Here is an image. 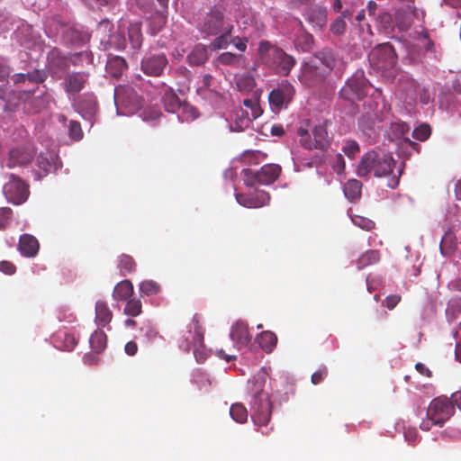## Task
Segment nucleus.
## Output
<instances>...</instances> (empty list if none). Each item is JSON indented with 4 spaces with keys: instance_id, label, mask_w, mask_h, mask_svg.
I'll return each mask as SVG.
<instances>
[{
    "instance_id": "obj_1",
    "label": "nucleus",
    "mask_w": 461,
    "mask_h": 461,
    "mask_svg": "<svg viewBox=\"0 0 461 461\" xmlns=\"http://www.w3.org/2000/svg\"><path fill=\"white\" fill-rule=\"evenodd\" d=\"M266 374L258 372L248 382V393L251 396V419L257 426L268 424L272 415V402L269 393L265 390Z\"/></svg>"
},
{
    "instance_id": "obj_2",
    "label": "nucleus",
    "mask_w": 461,
    "mask_h": 461,
    "mask_svg": "<svg viewBox=\"0 0 461 461\" xmlns=\"http://www.w3.org/2000/svg\"><path fill=\"white\" fill-rule=\"evenodd\" d=\"M393 164L394 160L390 154L372 149L361 158L357 167V175L367 177L373 173L375 177H382L393 172Z\"/></svg>"
},
{
    "instance_id": "obj_3",
    "label": "nucleus",
    "mask_w": 461,
    "mask_h": 461,
    "mask_svg": "<svg viewBox=\"0 0 461 461\" xmlns=\"http://www.w3.org/2000/svg\"><path fill=\"white\" fill-rule=\"evenodd\" d=\"M261 60L273 68L276 74L286 77L296 64L295 59L268 41H262L258 46Z\"/></svg>"
},
{
    "instance_id": "obj_4",
    "label": "nucleus",
    "mask_w": 461,
    "mask_h": 461,
    "mask_svg": "<svg viewBox=\"0 0 461 461\" xmlns=\"http://www.w3.org/2000/svg\"><path fill=\"white\" fill-rule=\"evenodd\" d=\"M297 135L302 147L306 149L324 150L330 146L326 125H316L310 132V120L303 121L297 128Z\"/></svg>"
},
{
    "instance_id": "obj_5",
    "label": "nucleus",
    "mask_w": 461,
    "mask_h": 461,
    "mask_svg": "<svg viewBox=\"0 0 461 461\" xmlns=\"http://www.w3.org/2000/svg\"><path fill=\"white\" fill-rule=\"evenodd\" d=\"M455 412L453 402L447 397L433 399L427 410V419L422 420L420 428L428 431L432 425L441 427Z\"/></svg>"
},
{
    "instance_id": "obj_6",
    "label": "nucleus",
    "mask_w": 461,
    "mask_h": 461,
    "mask_svg": "<svg viewBox=\"0 0 461 461\" xmlns=\"http://www.w3.org/2000/svg\"><path fill=\"white\" fill-rule=\"evenodd\" d=\"M204 329L201 323V317L195 313L187 326V330L183 334V341L180 348L185 351H189L194 347V355L199 362H203L204 357L198 356L199 348L203 347Z\"/></svg>"
},
{
    "instance_id": "obj_7",
    "label": "nucleus",
    "mask_w": 461,
    "mask_h": 461,
    "mask_svg": "<svg viewBox=\"0 0 461 461\" xmlns=\"http://www.w3.org/2000/svg\"><path fill=\"white\" fill-rule=\"evenodd\" d=\"M282 168L277 164H266L260 170L253 171L250 168L242 170L244 183L249 187H254L257 184L270 185L280 176Z\"/></svg>"
},
{
    "instance_id": "obj_8",
    "label": "nucleus",
    "mask_w": 461,
    "mask_h": 461,
    "mask_svg": "<svg viewBox=\"0 0 461 461\" xmlns=\"http://www.w3.org/2000/svg\"><path fill=\"white\" fill-rule=\"evenodd\" d=\"M372 66L380 70L393 68L397 62V55L393 47L386 42L374 48L368 56Z\"/></svg>"
},
{
    "instance_id": "obj_9",
    "label": "nucleus",
    "mask_w": 461,
    "mask_h": 461,
    "mask_svg": "<svg viewBox=\"0 0 461 461\" xmlns=\"http://www.w3.org/2000/svg\"><path fill=\"white\" fill-rule=\"evenodd\" d=\"M367 88L363 73H356L347 80L339 91V95L344 100L353 103L365 97L367 94Z\"/></svg>"
},
{
    "instance_id": "obj_10",
    "label": "nucleus",
    "mask_w": 461,
    "mask_h": 461,
    "mask_svg": "<svg viewBox=\"0 0 461 461\" xmlns=\"http://www.w3.org/2000/svg\"><path fill=\"white\" fill-rule=\"evenodd\" d=\"M46 59L47 71L53 78H62L63 74L70 68V58L58 48L51 49Z\"/></svg>"
},
{
    "instance_id": "obj_11",
    "label": "nucleus",
    "mask_w": 461,
    "mask_h": 461,
    "mask_svg": "<svg viewBox=\"0 0 461 461\" xmlns=\"http://www.w3.org/2000/svg\"><path fill=\"white\" fill-rule=\"evenodd\" d=\"M35 153V149L30 146L13 148L3 160V167L5 166L10 169L26 167L32 163Z\"/></svg>"
},
{
    "instance_id": "obj_12",
    "label": "nucleus",
    "mask_w": 461,
    "mask_h": 461,
    "mask_svg": "<svg viewBox=\"0 0 461 461\" xmlns=\"http://www.w3.org/2000/svg\"><path fill=\"white\" fill-rule=\"evenodd\" d=\"M295 90L288 80H282L277 87L273 89L268 95V101L274 112H279L286 106L294 95Z\"/></svg>"
},
{
    "instance_id": "obj_13",
    "label": "nucleus",
    "mask_w": 461,
    "mask_h": 461,
    "mask_svg": "<svg viewBox=\"0 0 461 461\" xmlns=\"http://www.w3.org/2000/svg\"><path fill=\"white\" fill-rule=\"evenodd\" d=\"M3 192L7 202H26L30 194L29 185L14 174L10 175Z\"/></svg>"
},
{
    "instance_id": "obj_14",
    "label": "nucleus",
    "mask_w": 461,
    "mask_h": 461,
    "mask_svg": "<svg viewBox=\"0 0 461 461\" xmlns=\"http://www.w3.org/2000/svg\"><path fill=\"white\" fill-rule=\"evenodd\" d=\"M161 101L165 110L168 113H179L180 110H183L184 112L185 110H190L191 117L196 118L198 116L197 110L185 102H182L172 87L167 86L163 87Z\"/></svg>"
},
{
    "instance_id": "obj_15",
    "label": "nucleus",
    "mask_w": 461,
    "mask_h": 461,
    "mask_svg": "<svg viewBox=\"0 0 461 461\" xmlns=\"http://www.w3.org/2000/svg\"><path fill=\"white\" fill-rule=\"evenodd\" d=\"M61 86L68 95L79 94L86 86L89 79V73L86 71H72L62 76Z\"/></svg>"
},
{
    "instance_id": "obj_16",
    "label": "nucleus",
    "mask_w": 461,
    "mask_h": 461,
    "mask_svg": "<svg viewBox=\"0 0 461 461\" xmlns=\"http://www.w3.org/2000/svg\"><path fill=\"white\" fill-rule=\"evenodd\" d=\"M227 24L224 22L223 12L220 9H212L204 16L199 25V30L207 35H218L226 29Z\"/></svg>"
},
{
    "instance_id": "obj_17",
    "label": "nucleus",
    "mask_w": 461,
    "mask_h": 461,
    "mask_svg": "<svg viewBox=\"0 0 461 461\" xmlns=\"http://www.w3.org/2000/svg\"><path fill=\"white\" fill-rule=\"evenodd\" d=\"M114 99L116 103L123 104L131 110H137L141 107V98L136 94L131 86H119L114 90Z\"/></svg>"
},
{
    "instance_id": "obj_18",
    "label": "nucleus",
    "mask_w": 461,
    "mask_h": 461,
    "mask_svg": "<svg viewBox=\"0 0 461 461\" xmlns=\"http://www.w3.org/2000/svg\"><path fill=\"white\" fill-rule=\"evenodd\" d=\"M61 41L66 45L82 46L89 40L88 34L75 25L60 24Z\"/></svg>"
},
{
    "instance_id": "obj_19",
    "label": "nucleus",
    "mask_w": 461,
    "mask_h": 461,
    "mask_svg": "<svg viewBox=\"0 0 461 461\" xmlns=\"http://www.w3.org/2000/svg\"><path fill=\"white\" fill-rule=\"evenodd\" d=\"M168 61L165 54H152L141 60V70L148 76L158 77L162 74Z\"/></svg>"
},
{
    "instance_id": "obj_20",
    "label": "nucleus",
    "mask_w": 461,
    "mask_h": 461,
    "mask_svg": "<svg viewBox=\"0 0 461 461\" xmlns=\"http://www.w3.org/2000/svg\"><path fill=\"white\" fill-rule=\"evenodd\" d=\"M230 339L240 348L247 346L251 340L249 326L242 321H237L230 330Z\"/></svg>"
},
{
    "instance_id": "obj_21",
    "label": "nucleus",
    "mask_w": 461,
    "mask_h": 461,
    "mask_svg": "<svg viewBox=\"0 0 461 461\" xmlns=\"http://www.w3.org/2000/svg\"><path fill=\"white\" fill-rule=\"evenodd\" d=\"M315 58L318 59L322 65H324L330 70L334 69L339 63L341 64V68H338L339 73H342L344 69V64L341 59L329 48H324L315 54Z\"/></svg>"
},
{
    "instance_id": "obj_22",
    "label": "nucleus",
    "mask_w": 461,
    "mask_h": 461,
    "mask_svg": "<svg viewBox=\"0 0 461 461\" xmlns=\"http://www.w3.org/2000/svg\"><path fill=\"white\" fill-rule=\"evenodd\" d=\"M19 249L26 257H34L39 251V242L35 237L23 234L20 237Z\"/></svg>"
},
{
    "instance_id": "obj_23",
    "label": "nucleus",
    "mask_w": 461,
    "mask_h": 461,
    "mask_svg": "<svg viewBox=\"0 0 461 461\" xmlns=\"http://www.w3.org/2000/svg\"><path fill=\"white\" fill-rule=\"evenodd\" d=\"M209 59L207 47L203 44H197L187 55L186 60L190 66H202Z\"/></svg>"
},
{
    "instance_id": "obj_24",
    "label": "nucleus",
    "mask_w": 461,
    "mask_h": 461,
    "mask_svg": "<svg viewBox=\"0 0 461 461\" xmlns=\"http://www.w3.org/2000/svg\"><path fill=\"white\" fill-rule=\"evenodd\" d=\"M128 64L126 60L120 56L110 58L106 64V71L113 77H120L127 70Z\"/></svg>"
},
{
    "instance_id": "obj_25",
    "label": "nucleus",
    "mask_w": 461,
    "mask_h": 461,
    "mask_svg": "<svg viewBox=\"0 0 461 461\" xmlns=\"http://www.w3.org/2000/svg\"><path fill=\"white\" fill-rule=\"evenodd\" d=\"M47 78V74L43 70L34 69L28 73H18L14 75L13 80L14 84L24 83L29 81L32 83L41 84L43 83Z\"/></svg>"
},
{
    "instance_id": "obj_26",
    "label": "nucleus",
    "mask_w": 461,
    "mask_h": 461,
    "mask_svg": "<svg viewBox=\"0 0 461 461\" xmlns=\"http://www.w3.org/2000/svg\"><path fill=\"white\" fill-rule=\"evenodd\" d=\"M366 104L370 109V111L366 112L369 120L372 122L376 121L381 122L384 117V113L387 112L384 103L376 99H370L367 101Z\"/></svg>"
},
{
    "instance_id": "obj_27",
    "label": "nucleus",
    "mask_w": 461,
    "mask_h": 461,
    "mask_svg": "<svg viewBox=\"0 0 461 461\" xmlns=\"http://www.w3.org/2000/svg\"><path fill=\"white\" fill-rule=\"evenodd\" d=\"M113 312L104 301H97L95 303V322L98 326L104 327L110 323Z\"/></svg>"
},
{
    "instance_id": "obj_28",
    "label": "nucleus",
    "mask_w": 461,
    "mask_h": 461,
    "mask_svg": "<svg viewBox=\"0 0 461 461\" xmlns=\"http://www.w3.org/2000/svg\"><path fill=\"white\" fill-rule=\"evenodd\" d=\"M133 294V285L130 280L119 282L113 292V297L116 301H126Z\"/></svg>"
},
{
    "instance_id": "obj_29",
    "label": "nucleus",
    "mask_w": 461,
    "mask_h": 461,
    "mask_svg": "<svg viewBox=\"0 0 461 461\" xmlns=\"http://www.w3.org/2000/svg\"><path fill=\"white\" fill-rule=\"evenodd\" d=\"M257 340L266 353H271L276 347L277 337L274 332L266 330L260 333Z\"/></svg>"
},
{
    "instance_id": "obj_30",
    "label": "nucleus",
    "mask_w": 461,
    "mask_h": 461,
    "mask_svg": "<svg viewBox=\"0 0 461 461\" xmlns=\"http://www.w3.org/2000/svg\"><path fill=\"white\" fill-rule=\"evenodd\" d=\"M128 37L133 50H140L142 45L143 36L141 33V23H131L128 28Z\"/></svg>"
},
{
    "instance_id": "obj_31",
    "label": "nucleus",
    "mask_w": 461,
    "mask_h": 461,
    "mask_svg": "<svg viewBox=\"0 0 461 461\" xmlns=\"http://www.w3.org/2000/svg\"><path fill=\"white\" fill-rule=\"evenodd\" d=\"M253 120L255 119L251 117L247 110L240 108L236 113V119L234 123L230 125V129L232 131H241L248 128Z\"/></svg>"
},
{
    "instance_id": "obj_32",
    "label": "nucleus",
    "mask_w": 461,
    "mask_h": 461,
    "mask_svg": "<svg viewBox=\"0 0 461 461\" xmlns=\"http://www.w3.org/2000/svg\"><path fill=\"white\" fill-rule=\"evenodd\" d=\"M362 183L357 179H349L343 186V192L347 199L357 200L361 197Z\"/></svg>"
},
{
    "instance_id": "obj_33",
    "label": "nucleus",
    "mask_w": 461,
    "mask_h": 461,
    "mask_svg": "<svg viewBox=\"0 0 461 461\" xmlns=\"http://www.w3.org/2000/svg\"><path fill=\"white\" fill-rule=\"evenodd\" d=\"M233 29L231 24H227L226 29L222 30L220 32L219 36L216 37L211 43V48L212 50H221L226 49L230 43V33Z\"/></svg>"
},
{
    "instance_id": "obj_34",
    "label": "nucleus",
    "mask_w": 461,
    "mask_h": 461,
    "mask_svg": "<svg viewBox=\"0 0 461 461\" xmlns=\"http://www.w3.org/2000/svg\"><path fill=\"white\" fill-rule=\"evenodd\" d=\"M37 165L40 169L49 173L52 168H57L56 157L49 152H41L37 158Z\"/></svg>"
},
{
    "instance_id": "obj_35",
    "label": "nucleus",
    "mask_w": 461,
    "mask_h": 461,
    "mask_svg": "<svg viewBox=\"0 0 461 461\" xmlns=\"http://www.w3.org/2000/svg\"><path fill=\"white\" fill-rule=\"evenodd\" d=\"M89 343L90 347L95 352L100 353L104 351L107 345V338L105 333L102 330H95L92 333L89 339Z\"/></svg>"
},
{
    "instance_id": "obj_36",
    "label": "nucleus",
    "mask_w": 461,
    "mask_h": 461,
    "mask_svg": "<svg viewBox=\"0 0 461 461\" xmlns=\"http://www.w3.org/2000/svg\"><path fill=\"white\" fill-rule=\"evenodd\" d=\"M235 84L239 91L243 93L251 92L256 86V81L253 76L242 74L236 77Z\"/></svg>"
},
{
    "instance_id": "obj_37",
    "label": "nucleus",
    "mask_w": 461,
    "mask_h": 461,
    "mask_svg": "<svg viewBox=\"0 0 461 461\" xmlns=\"http://www.w3.org/2000/svg\"><path fill=\"white\" fill-rule=\"evenodd\" d=\"M380 260V254L377 250H367L357 260V267L362 269Z\"/></svg>"
},
{
    "instance_id": "obj_38",
    "label": "nucleus",
    "mask_w": 461,
    "mask_h": 461,
    "mask_svg": "<svg viewBox=\"0 0 461 461\" xmlns=\"http://www.w3.org/2000/svg\"><path fill=\"white\" fill-rule=\"evenodd\" d=\"M142 312V303L140 299L130 298L126 300V305L123 313L131 317H137Z\"/></svg>"
},
{
    "instance_id": "obj_39",
    "label": "nucleus",
    "mask_w": 461,
    "mask_h": 461,
    "mask_svg": "<svg viewBox=\"0 0 461 461\" xmlns=\"http://www.w3.org/2000/svg\"><path fill=\"white\" fill-rule=\"evenodd\" d=\"M230 414L231 418L239 423H244L245 421H247L248 411L247 408L242 403H233L230 406Z\"/></svg>"
},
{
    "instance_id": "obj_40",
    "label": "nucleus",
    "mask_w": 461,
    "mask_h": 461,
    "mask_svg": "<svg viewBox=\"0 0 461 461\" xmlns=\"http://www.w3.org/2000/svg\"><path fill=\"white\" fill-rule=\"evenodd\" d=\"M136 264L131 256L122 254L119 258L118 267L122 276H125L134 271Z\"/></svg>"
},
{
    "instance_id": "obj_41",
    "label": "nucleus",
    "mask_w": 461,
    "mask_h": 461,
    "mask_svg": "<svg viewBox=\"0 0 461 461\" xmlns=\"http://www.w3.org/2000/svg\"><path fill=\"white\" fill-rule=\"evenodd\" d=\"M303 77L311 80V85L313 86L317 83L321 82L325 78V75L319 72V68L312 66L307 65L303 71Z\"/></svg>"
},
{
    "instance_id": "obj_42",
    "label": "nucleus",
    "mask_w": 461,
    "mask_h": 461,
    "mask_svg": "<svg viewBox=\"0 0 461 461\" xmlns=\"http://www.w3.org/2000/svg\"><path fill=\"white\" fill-rule=\"evenodd\" d=\"M243 105L250 110L249 114L252 118L257 119L258 118L263 111L259 105V100L258 97L255 96L253 98H247L243 100Z\"/></svg>"
},
{
    "instance_id": "obj_43",
    "label": "nucleus",
    "mask_w": 461,
    "mask_h": 461,
    "mask_svg": "<svg viewBox=\"0 0 461 461\" xmlns=\"http://www.w3.org/2000/svg\"><path fill=\"white\" fill-rule=\"evenodd\" d=\"M241 57V55L232 52H223L218 57L217 60L220 64L224 66L237 67L240 65Z\"/></svg>"
},
{
    "instance_id": "obj_44",
    "label": "nucleus",
    "mask_w": 461,
    "mask_h": 461,
    "mask_svg": "<svg viewBox=\"0 0 461 461\" xmlns=\"http://www.w3.org/2000/svg\"><path fill=\"white\" fill-rule=\"evenodd\" d=\"M140 290L142 294L149 296L158 294L161 288L160 285L153 280H144L140 285Z\"/></svg>"
},
{
    "instance_id": "obj_45",
    "label": "nucleus",
    "mask_w": 461,
    "mask_h": 461,
    "mask_svg": "<svg viewBox=\"0 0 461 461\" xmlns=\"http://www.w3.org/2000/svg\"><path fill=\"white\" fill-rule=\"evenodd\" d=\"M107 43L110 47L122 50L126 47V39L123 33L115 32L110 36Z\"/></svg>"
},
{
    "instance_id": "obj_46",
    "label": "nucleus",
    "mask_w": 461,
    "mask_h": 461,
    "mask_svg": "<svg viewBox=\"0 0 461 461\" xmlns=\"http://www.w3.org/2000/svg\"><path fill=\"white\" fill-rule=\"evenodd\" d=\"M266 155L258 150H247L242 154V160L249 165H257Z\"/></svg>"
},
{
    "instance_id": "obj_47",
    "label": "nucleus",
    "mask_w": 461,
    "mask_h": 461,
    "mask_svg": "<svg viewBox=\"0 0 461 461\" xmlns=\"http://www.w3.org/2000/svg\"><path fill=\"white\" fill-rule=\"evenodd\" d=\"M431 134V128L429 124L423 123L415 128L412 131V137L418 140L425 141Z\"/></svg>"
},
{
    "instance_id": "obj_48",
    "label": "nucleus",
    "mask_w": 461,
    "mask_h": 461,
    "mask_svg": "<svg viewBox=\"0 0 461 461\" xmlns=\"http://www.w3.org/2000/svg\"><path fill=\"white\" fill-rule=\"evenodd\" d=\"M342 150L347 157L353 159L360 151L359 144L356 140H347Z\"/></svg>"
},
{
    "instance_id": "obj_49",
    "label": "nucleus",
    "mask_w": 461,
    "mask_h": 461,
    "mask_svg": "<svg viewBox=\"0 0 461 461\" xmlns=\"http://www.w3.org/2000/svg\"><path fill=\"white\" fill-rule=\"evenodd\" d=\"M69 137L74 140H80L83 138V131L81 125L77 121H70L68 125Z\"/></svg>"
},
{
    "instance_id": "obj_50",
    "label": "nucleus",
    "mask_w": 461,
    "mask_h": 461,
    "mask_svg": "<svg viewBox=\"0 0 461 461\" xmlns=\"http://www.w3.org/2000/svg\"><path fill=\"white\" fill-rule=\"evenodd\" d=\"M347 29V23L346 21L336 18L330 26V31L331 33L335 36H340L342 35Z\"/></svg>"
},
{
    "instance_id": "obj_51",
    "label": "nucleus",
    "mask_w": 461,
    "mask_h": 461,
    "mask_svg": "<svg viewBox=\"0 0 461 461\" xmlns=\"http://www.w3.org/2000/svg\"><path fill=\"white\" fill-rule=\"evenodd\" d=\"M328 375V369L326 366H321L317 371H315L311 377V381L313 384H319L321 383Z\"/></svg>"
},
{
    "instance_id": "obj_52",
    "label": "nucleus",
    "mask_w": 461,
    "mask_h": 461,
    "mask_svg": "<svg viewBox=\"0 0 461 461\" xmlns=\"http://www.w3.org/2000/svg\"><path fill=\"white\" fill-rule=\"evenodd\" d=\"M12 210L9 207L0 208V229L5 228L12 217Z\"/></svg>"
},
{
    "instance_id": "obj_53",
    "label": "nucleus",
    "mask_w": 461,
    "mask_h": 461,
    "mask_svg": "<svg viewBox=\"0 0 461 461\" xmlns=\"http://www.w3.org/2000/svg\"><path fill=\"white\" fill-rule=\"evenodd\" d=\"M350 216H351L353 223L355 225L359 226L362 229L369 230L372 228V226L374 224L370 220L366 219L364 217L357 216V215L353 216L352 214H350Z\"/></svg>"
},
{
    "instance_id": "obj_54",
    "label": "nucleus",
    "mask_w": 461,
    "mask_h": 461,
    "mask_svg": "<svg viewBox=\"0 0 461 461\" xmlns=\"http://www.w3.org/2000/svg\"><path fill=\"white\" fill-rule=\"evenodd\" d=\"M162 115L161 112L158 109H145L143 112V119L145 121H155L158 120Z\"/></svg>"
},
{
    "instance_id": "obj_55",
    "label": "nucleus",
    "mask_w": 461,
    "mask_h": 461,
    "mask_svg": "<svg viewBox=\"0 0 461 461\" xmlns=\"http://www.w3.org/2000/svg\"><path fill=\"white\" fill-rule=\"evenodd\" d=\"M333 170L337 174H342L345 170V160L341 154H337L333 163Z\"/></svg>"
},
{
    "instance_id": "obj_56",
    "label": "nucleus",
    "mask_w": 461,
    "mask_h": 461,
    "mask_svg": "<svg viewBox=\"0 0 461 461\" xmlns=\"http://www.w3.org/2000/svg\"><path fill=\"white\" fill-rule=\"evenodd\" d=\"M0 271L5 275H14L16 271V267L10 261L3 260L0 262Z\"/></svg>"
},
{
    "instance_id": "obj_57",
    "label": "nucleus",
    "mask_w": 461,
    "mask_h": 461,
    "mask_svg": "<svg viewBox=\"0 0 461 461\" xmlns=\"http://www.w3.org/2000/svg\"><path fill=\"white\" fill-rule=\"evenodd\" d=\"M401 301V296L399 294H390L386 296L384 300V305L388 310H393Z\"/></svg>"
},
{
    "instance_id": "obj_58",
    "label": "nucleus",
    "mask_w": 461,
    "mask_h": 461,
    "mask_svg": "<svg viewBox=\"0 0 461 461\" xmlns=\"http://www.w3.org/2000/svg\"><path fill=\"white\" fill-rule=\"evenodd\" d=\"M230 42H232L236 49L240 51H245L247 49L248 40L246 38L235 37L230 40Z\"/></svg>"
},
{
    "instance_id": "obj_59",
    "label": "nucleus",
    "mask_w": 461,
    "mask_h": 461,
    "mask_svg": "<svg viewBox=\"0 0 461 461\" xmlns=\"http://www.w3.org/2000/svg\"><path fill=\"white\" fill-rule=\"evenodd\" d=\"M418 437V432L414 429H409L404 431V438L409 443L417 441Z\"/></svg>"
},
{
    "instance_id": "obj_60",
    "label": "nucleus",
    "mask_w": 461,
    "mask_h": 461,
    "mask_svg": "<svg viewBox=\"0 0 461 461\" xmlns=\"http://www.w3.org/2000/svg\"><path fill=\"white\" fill-rule=\"evenodd\" d=\"M64 341L68 350L72 349L77 343L73 334H65Z\"/></svg>"
},
{
    "instance_id": "obj_61",
    "label": "nucleus",
    "mask_w": 461,
    "mask_h": 461,
    "mask_svg": "<svg viewBox=\"0 0 461 461\" xmlns=\"http://www.w3.org/2000/svg\"><path fill=\"white\" fill-rule=\"evenodd\" d=\"M255 202H267L270 199L268 193L264 190L256 189V195L253 198Z\"/></svg>"
},
{
    "instance_id": "obj_62",
    "label": "nucleus",
    "mask_w": 461,
    "mask_h": 461,
    "mask_svg": "<svg viewBox=\"0 0 461 461\" xmlns=\"http://www.w3.org/2000/svg\"><path fill=\"white\" fill-rule=\"evenodd\" d=\"M124 350L127 355L134 356L138 351V346L134 341H129L126 343Z\"/></svg>"
},
{
    "instance_id": "obj_63",
    "label": "nucleus",
    "mask_w": 461,
    "mask_h": 461,
    "mask_svg": "<svg viewBox=\"0 0 461 461\" xmlns=\"http://www.w3.org/2000/svg\"><path fill=\"white\" fill-rule=\"evenodd\" d=\"M416 370L422 375H425L427 377L431 376V371L422 363H417L415 365Z\"/></svg>"
},
{
    "instance_id": "obj_64",
    "label": "nucleus",
    "mask_w": 461,
    "mask_h": 461,
    "mask_svg": "<svg viewBox=\"0 0 461 461\" xmlns=\"http://www.w3.org/2000/svg\"><path fill=\"white\" fill-rule=\"evenodd\" d=\"M450 401L453 402L454 406L456 405L457 408L461 410V391L454 393Z\"/></svg>"
}]
</instances>
